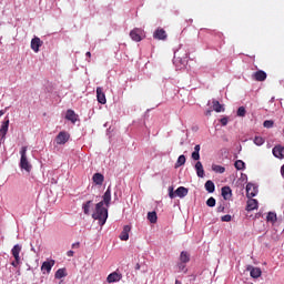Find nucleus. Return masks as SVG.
Masks as SVG:
<instances>
[{"label":"nucleus","mask_w":284,"mask_h":284,"mask_svg":"<svg viewBox=\"0 0 284 284\" xmlns=\"http://www.w3.org/2000/svg\"><path fill=\"white\" fill-rule=\"evenodd\" d=\"M112 201V190L108 186L106 191L102 196V201L95 204V209L91 214L94 221H99V225L103 227L105 223H108V207H110V203Z\"/></svg>","instance_id":"1"},{"label":"nucleus","mask_w":284,"mask_h":284,"mask_svg":"<svg viewBox=\"0 0 284 284\" xmlns=\"http://www.w3.org/2000/svg\"><path fill=\"white\" fill-rule=\"evenodd\" d=\"M28 146H22L20 150V168L21 170H26V172L32 171V164L28 161Z\"/></svg>","instance_id":"2"},{"label":"nucleus","mask_w":284,"mask_h":284,"mask_svg":"<svg viewBox=\"0 0 284 284\" xmlns=\"http://www.w3.org/2000/svg\"><path fill=\"white\" fill-rule=\"evenodd\" d=\"M70 141V133L67 131H61L57 136H55V143L57 145H65Z\"/></svg>","instance_id":"3"},{"label":"nucleus","mask_w":284,"mask_h":284,"mask_svg":"<svg viewBox=\"0 0 284 284\" xmlns=\"http://www.w3.org/2000/svg\"><path fill=\"white\" fill-rule=\"evenodd\" d=\"M258 194V186L254 183H247L246 185V196L247 199H254Z\"/></svg>","instance_id":"4"},{"label":"nucleus","mask_w":284,"mask_h":284,"mask_svg":"<svg viewBox=\"0 0 284 284\" xmlns=\"http://www.w3.org/2000/svg\"><path fill=\"white\" fill-rule=\"evenodd\" d=\"M246 270L250 272L252 278H261V275L263 274V271H261L260 267H254L252 265H248Z\"/></svg>","instance_id":"5"},{"label":"nucleus","mask_w":284,"mask_h":284,"mask_svg":"<svg viewBox=\"0 0 284 284\" xmlns=\"http://www.w3.org/2000/svg\"><path fill=\"white\" fill-rule=\"evenodd\" d=\"M143 31L141 29H133L131 32H130V37L132 39V41H135L139 43V41H142L143 40Z\"/></svg>","instance_id":"6"},{"label":"nucleus","mask_w":284,"mask_h":284,"mask_svg":"<svg viewBox=\"0 0 284 284\" xmlns=\"http://www.w3.org/2000/svg\"><path fill=\"white\" fill-rule=\"evenodd\" d=\"M121 278H123V274L115 271L108 275L106 282L108 283H119V281H121Z\"/></svg>","instance_id":"7"},{"label":"nucleus","mask_w":284,"mask_h":284,"mask_svg":"<svg viewBox=\"0 0 284 284\" xmlns=\"http://www.w3.org/2000/svg\"><path fill=\"white\" fill-rule=\"evenodd\" d=\"M97 99L98 103H101V105H105V103H108V100L105 99V93L103 92V88L101 87L97 88Z\"/></svg>","instance_id":"8"},{"label":"nucleus","mask_w":284,"mask_h":284,"mask_svg":"<svg viewBox=\"0 0 284 284\" xmlns=\"http://www.w3.org/2000/svg\"><path fill=\"white\" fill-rule=\"evenodd\" d=\"M194 170L199 179H205V169H203V163H201V161L195 163Z\"/></svg>","instance_id":"9"},{"label":"nucleus","mask_w":284,"mask_h":284,"mask_svg":"<svg viewBox=\"0 0 284 284\" xmlns=\"http://www.w3.org/2000/svg\"><path fill=\"white\" fill-rule=\"evenodd\" d=\"M52 267H54V260L51 261H45L42 263L41 265V272H43V274H50V272H52Z\"/></svg>","instance_id":"10"},{"label":"nucleus","mask_w":284,"mask_h":284,"mask_svg":"<svg viewBox=\"0 0 284 284\" xmlns=\"http://www.w3.org/2000/svg\"><path fill=\"white\" fill-rule=\"evenodd\" d=\"M153 39H158L159 41H165L168 39V33L165 29H158L153 33Z\"/></svg>","instance_id":"11"},{"label":"nucleus","mask_w":284,"mask_h":284,"mask_svg":"<svg viewBox=\"0 0 284 284\" xmlns=\"http://www.w3.org/2000/svg\"><path fill=\"white\" fill-rule=\"evenodd\" d=\"M41 45H43V41H41V38L34 37L31 40V50H33V52H39Z\"/></svg>","instance_id":"12"},{"label":"nucleus","mask_w":284,"mask_h":284,"mask_svg":"<svg viewBox=\"0 0 284 284\" xmlns=\"http://www.w3.org/2000/svg\"><path fill=\"white\" fill-rule=\"evenodd\" d=\"M272 152H273V156H275V159H284V146L283 145L274 146Z\"/></svg>","instance_id":"13"},{"label":"nucleus","mask_w":284,"mask_h":284,"mask_svg":"<svg viewBox=\"0 0 284 284\" xmlns=\"http://www.w3.org/2000/svg\"><path fill=\"white\" fill-rule=\"evenodd\" d=\"M67 121H71V123H77L79 121V115L74 112V110L69 109L65 114Z\"/></svg>","instance_id":"14"},{"label":"nucleus","mask_w":284,"mask_h":284,"mask_svg":"<svg viewBox=\"0 0 284 284\" xmlns=\"http://www.w3.org/2000/svg\"><path fill=\"white\" fill-rule=\"evenodd\" d=\"M221 192L224 201H230L232 199V189L230 186H223Z\"/></svg>","instance_id":"15"},{"label":"nucleus","mask_w":284,"mask_h":284,"mask_svg":"<svg viewBox=\"0 0 284 284\" xmlns=\"http://www.w3.org/2000/svg\"><path fill=\"white\" fill-rule=\"evenodd\" d=\"M92 181L93 183H95V185H103V182L105 181V176H103V174L101 173H95L92 176Z\"/></svg>","instance_id":"16"},{"label":"nucleus","mask_w":284,"mask_h":284,"mask_svg":"<svg viewBox=\"0 0 284 284\" xmlns=\"http://www.w3.org/2000/svg\"><path fill=\"white\" fill-rule=\"evenodd\" d=\"M130 230H132V227H130V225H125L123 227V231L120 234L121 241H128L130 239Z\"/></svg>","instance_id":"17"},{"label":"nucleus","mask_w":284,"mask_h":284,"mask_svg":"<svg viewBox=\"0 0 284 284\" xmlns=\"http://www.w3.org/2000/svg\"><path fill=\"white\" fill-rule=\"evenodd\" d=\"M204 187L206 190V192H209V194H214L215 190H216V185L214 184V182L212 180H209L205 182Z\"/></svg>","instance_id":"18"},{"label":"nucleus","mask_w":284,"mask_h":284,"mask_svg":"<svg viewBox=\"0 0 284 284\" xmlns=\"http://www.w3.org/2000/svg\"><path fill=\"white\" fill-rule=\"evenodd\" d=\"M255 81H265L267 79V73L263 70H258L253 74Z\"/></svg>","instance_id":"19"},{"label":"nucleus","mask_w":284,"mask_h":284,"mask_svg":"<svg viewBox=\"0 0 284 284\" xmlns=\"http://www.w3.org/2000/svg\"><path fill=\"white\" fill-rule=\"evenodd\" d=\"M257 209H258V201L255 199H251L246 205L247 212H252L253 210H257Z\"/></svg>","instance_id":"20"},{"label":"nucleus","mask_w":284,"mask_h":284,"mask_svg":"<svg viewBox=\"0 0 284 284\" xmlns=\"http://www.w3.org/2000/svg\"><path fill=\"white\" fill-rule=\"evenodd\" d=\"M11 254L16 261H19V258H21V256L19 255L21 254V245L16 244L11 250Z\"/></svg>","instance_id":"21"},{"label":"nucleus","mask_w":284,"mask_h":284,"mask_svg":"<svg viewBox=\"0 0 284 284\" xmlns=\"http://www.w3.org/2000/svg\"><path fill=\"white\" fill-rule=\"evenodd\" d=\"M90 210H92V200H89L82 204V211L85 216H90Z\"/></svg>","instance_id":"22"},{"label":"nucleus","mask_w":284,"mask_h":284,"mask_svg":"<svg viewBox=\"0 0 284 284\" xmlns=\"http://www.w3.org/2000/svg\"><path fill=\"white\" fill-rule=\"evenodd\" d=\"M189 190L185 186H180L175 190V195L179 196V199H185V195L187 194Z\"/></svg>","instance_id":"23"},{"label":"nucleus","mask_w":284,"mask_h":284,"mask_svg":"<svg viewBox=\"0 0 284 284\" xmlns=\"http://www.w3.org/2000/svg\"><path fill=\"white\" fill-rule=\"evenodd\" d=\"M8 128H10V120L2 122L0 128V136H6L8 134Z\"/></svg>","instance_id":"24"},{"label":"nucleus","mask_w":284,"mask_h":284,"mask_svg":"<svg viewBox=\"0 0 284 284\" xmlns=\"http://www.w3.org/2000/svg\"><path fill=\"white\" fill-rule=\"evenodd\" d=\"M180 263H190V253L187 251H182L180 254Z\"/></svg>","instance_id":"25"},{"label":"nucleus","mask_w":284,"mask_h":284,"mask_svg":"<svg viewBox=\"0 0 284 284\" xmlns=\"http://www.w3.org/2000/svg\"><path fill=\"white\" fill-rule=\"evenodd\" d=\"M213 110L214 112H225V109L222 106L221 102L213 100Z\"/></svg>","instance_id":"26"},{"label":"nucleus","mask_w":284,"mask_h":284,"mask_svg":"<svg viewBox=\"0 0 284 284\" xmlns=\"http://www.w3.org/2000/svg\"><path fill=\"white\" fill-rule=\"evenodd\" d=\"M148 221H150V223H156V221H159V216L155 211L148 213Z\"/></svg>","instance_id":"27"},{"label":"nucleus","mask_w":284,"mask_h":284,"mask_svg":"<svg viewBox=\"0 0 284 284\" xmlns=\"http://www.w3.org/2000/svg\"><path fill=\"white\" fill-rule=\"evenodd\" d=\"M65 276H68L65 268H59L54 274L55 278H65Z\"/></svg>","instance_id":"28"},{"label":"nucleus","mask_w":284,"mask_h":284,"mask_svg":"<svg viewBox=\"0 0 284 284\" xmlns=\"http://www.w3.org/2000/svg\"><path fill=\"white\" fill-rule=\"evenodd\" d=\"M266 221L268 223H276L277 217H276V213L274 212H268L267 216H266Z\"/></svg>","instance_id":"29"},{"label":"nucleus","mask_w":284,"mask_h":284,"mask_svg":"<svg viewBox=\"0 0 284 284\" xmlns=\"http://www.w3.org/2000/svg\"><path fill=\"white\" fill-rule=\"evenodd\" d=\"M185 161H186L185 155H183V154L180 155L175 163V168H181L185 163Z\"/></svg>","instance_id":"30"},{"label":"nucleus","mask_w":284,"mask_h":284,"mask_svg":"<svg viewBox=\"0 0 284 284\" xmlns=\"http://www.w3.org/2000/svg\"><path fill=\"white\" fill-rule=\"evenodd\" d=\"M234 165H235V169L237 170H245V162H243V160L235 161Z\"/></svg>","instance_id":"31"},{"label":"nucleus","mask_w":284,"mask_h":284,"mask_svg":"<svg viewBox=\"0 0 284 284\" xmlns=\"http://www.w3.org/2000/svg\"><path fill=\"white\" fill-rule=\"evenodd\" d=\"M253 143H255L257 146H261L265 143V139H263L262 136H255Z\"/></svg>","instance_id":"32"},{"label":"nucleus","mask_w":284,"mask_h":284,"mask_svg":"<svg viewBox=\"0 0 284 284\" xmlns=\"http://www.w3.org/2000/svg\"><path fill=\"white\" fill-rule=\"evenodd\" d=\"M206 205H207V207H215L216 206V199H214V197H209L207 200H206Z\"/></svg>","instance_id":"33"},{"label":"nucleus","mask_w":284,"mask_h":284,"mask_svg":"<svg viewBox=\"0 0 284 284\" xmlns=\"http://www.w3.org/2000/svg\"><path fill=\"white\" fill-rule=\"evenodd\" d=\"M213 172H217L219 174H223L225 172V168L221 165H213L212 166Z\"/></svg>","instance_id":"34"},{"label":"nucleus","mask_w":284,"mask_h":284,"mask_svg":"<svg viewBox=\"0 0 284 284\" xmlns=\"http://www.w3.org/2000/svg\"><path fill=\"white\" fill-rule=\"evenodd\" d=\"M246 112H247V111L245 110V106H240V108L237 109L236 114H237V116H245Z\"/></svg>","instance_id":"35"},{"label":"nucleus","mask_w":284,"mask_h":284,"mask_svg":"<svg viewBox=\"0 0 284 284\" xmlns=\"http://www.w3.org/2000/svg\"><path fill=\"white\" fill-rule=\"evenodd\" d=\"M263 126H264V128H267V129L274 128V121H272V120H266V121L263 122Z\"/></svg>","instance_id":"36"},{"label":"nucleus","mask_w":284,"mask_h":284,"mask_svg":"<svg viewBox=\"0 0 284 284\" xmlns=\"http://www.w3.org/2000/svg\"><path fill=\"white\" fill-rule=\"evenodd\" d=\"M191 158L193 159V161H199L201 159V153L193 151Z\"/></svg>","instance_id":"37"},{"label":"nucleus","mask_w":284,"mask_h":284,"mask_svg":"<svg viewBox=\"0 0 284 284\" xmlns=\"http://www.w3.org/2000/svg\"><path fill=\"white\" fill-rule=\"evenodd\" d=\"M169 196L170 199H176V192H174V187H169Z\"/></svg>","instance_id":"38"},{"label":"nucleus","mask_w":284,"mask_h":284,"mask_svg":"<svg viewBox=\"0 0 284 284\" xmlns=\"http://www.w3.org/2000/svg\"><path fill=\"white\" fill-rule=\"evenodd\" d=\"M221 221H222L223 223H230V221H232V215L226 214V215H224V216L221 217Z\"/></svg>","instance_id":"39"},{"label":"nucleus","mask_w":284,"mask_h":284,"mask_svg":"<svg viewBox=\"0 0 284 284\" xmlns=\"http://www.w3.org/2000/svg\"><path fill=\"white\" fill-rule=\"evenodd\" d=\"M12 267H19L21 265V257H18V260H14L11 262Z\"/></svg>","instance_id":"40"},{"label":"nucleus","mask_w":284,"mask_h":284,"mask_svg":"<svg viewBox=\"0 0 284 284\" xmlns=\"http://www.w3.org/2000/svg\"><path fill=\"white\" fill-rule=\"evenodd\" d=\"M178 267H179V271H180V272H184V270H185V263L179 262V263H178Z\"/></svg>","instance_id":"41"},{"label":"nucleus","mask_w":284,"mask_h":284,"mask_svg":"<svg viewBox=\"0 0 284 284\" xmlns=\"http://www.w3.org/2000/svg\"><path fill=\"white\" fill-rule=\"evenodd\" d=\"M217 212H219V213H225V205L220 204V205L217 206Z\"/></svg>","instance_id":"42"},{"label":"nucleus","mask_w":284,"mask_h":284,"mask_svg":"<svg viewBox=\"0 0 284 284\" xmlns=\"http://www.w3.org/2000/svg\"><path fill=\"white\" fill-rule=\"evenodd\" d=\"M227 118H222V119H220V123H221V125H223V126H225V125H227Z\"/></svg>","instance_id":"43"},{"label":"nucleus","mask_w":284,"mask_h":284,"mask_svg":"<svg viewBox=\"0 0 284 284\" xmlns=\"http://www.w3.org/2000/svg\"><path fill=\"white\" fill-rule=\"evenodd\" d=\"M31 252H34L37 254L39 251H37V247H34V241L30 243Z\"/></svg>","instance_id":"44"},{"label":"nucleus","mask_w":284,"mask_h":284,"mask_svg":"<svg viewBox=\"0 0 284 284\" xmlns=\"http://www.w3.org/2000/svg\"><path fill=\"white\" fill-rule=\"evenodd\" d=\"M193 152H201V144L195 145Z\"/></svg>","instance_id":"45"},{"label":"nucleus","mask_w":284,"mask_h":284,"mask_svg":"<svg viewBox=\"0 0 284 284\" xmlns=\"http://www.w3.org/2000/svg\"><path fill=\"white\" fill-rule=\"evenodd\" d=\"M79 246H80V243H79V242H75V243L72 244V248H73V250L77 248V247H79Z\"/></svg>","instance_id":"46"},{"label":"nucleus","mask_w":284,"mask_h":284,"mask_svg":"<svg viewBox=\"0 0 284 284\" xmlns=\"http://www.w3.org/2000/svg\"><path fill=\"white\" fill-rule=\"evenodd\" d=\"M67 256H74V251H68Z\"/></svg>","instance_id":"47"},{"label":"nucleus","mask_w":284,"mask_h":284,"mask_svg":"<svg viewBox=\"0 0 284 284\" xmlns=\"http://www.w3.org/2000/svg\"><path fill=\"white\" fill-rule=\"evenodd\" d=\"M281 174H282V176H283V179H284V164H283L282 168H281Z\"/></svg>","instance_id":"48"},{"label":"nucleus","mask_w":284,"mask_h":284,"mask_svg":"<svg viewBox=\"0 0 284 284\" xmlns=\"http://www.w3.org/2000/svg\"><path fill=\"white\" fill-rule=\"evenodd\" d=\"M85 57H88V58L90 59V57H92V53H91L90 51H88V52L85 53Z\"/></svg>","instance_id":"49"},{"label":"nucleus","mask_w":284,"mask_h":284,"mask_svg":"<svg viewBox=\"0 0 284 284\" xmlns=\"http://www.w3.org/2000/svg\"><path fill=\"white\" fill-rule=\"evenodd\" d=\"M242 179H243V181H247V175L246 174H242Z\"/></svg>","instance_id":"50"},{"label":"nucleus","mask_w":284,"mask_h":284,"mask_svg":"<svg viewBox=\"0 0 284 284\" xmlns=\"http://www.w3.org/2000/svg\"><path fill=\"white\" fill-rule=\"evenodd\" d=\"M135 270H141V264L138 263V264L135 265Z\"/></svg>","instance_id":"51"},{"label":"nucleus","mask_w":284,"mask_h":284,"mask_svg":"<svg viewBox=\"0 0 284 284\" xmlns=\"http://www.w3.org/2000/svg\"><path fill=\"white\" fill-rule=\"evenodd\" d=\"M210 114H212V111L211 110L206 111V116H210Z\"/></svg>","instance_id":"52"},{"label":"nucleus","mask_w":284,"mask_h":284,"mask_svg":"<svg viewBox=\"0 0 284 284\" xmlns=\"http://www.w3.org/2000/svg\"><path fill=\"white\" fill-rule=\"evenodd\" d=\"M3 114H6V112L3 110L0 111V116H3Z\"/></svg>","instance_id":"53"},{"label":"nucleus","mask_w":284,"mask_h":284,"mask_svg":"<svg viewBox=\"0 0 284 284\" xmlns=\"http://www.w3.org/2000/svg\"><path fill=\"white\" fill-rule=\"evenodd\" d=\"M175 284H181V281L176 280V281H175Z\"/></svg>","instance_id":"54"},{"label":"nucleus","mask_w":284,"mask_h":284,"mask_svg":"<svg viewBox=\"0 0 284 284\" xmlns=\"http://www.w3.org/2000/svg\"><path fill=\"white\" fill-rule=\"evenodd\" d=\"M181 61H182V63H183V64H185V62H186V61H185V60H183V59H182Z\"/></svg>","instance_id":"55"},{"label":"nucleus","mask_w":284,"mask_h":284,"mask_svg":"<svg viewBox=\"0 0 284 284\" xmlns=\"http://www.w3.org/2000/svg\"><path fill=\"white\" fill-rule=\"evenodd\" d=\"M190 23H192V19H190Z\"/></svg>","instance_id":"56"}]
</instances>
